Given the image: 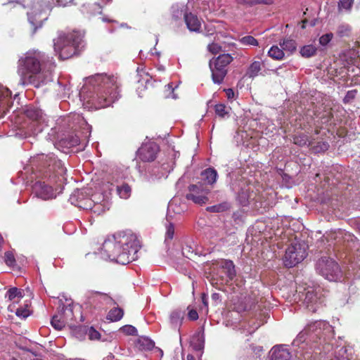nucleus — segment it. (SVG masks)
<instances>
[{"mask_svg": "<svg viewBox=\"0 0 360 360\" xmlns=\"http://www.w3.org/2000/svg\"><path fill=\"white\" fill-rule=\"evenodd\" d=\"M33 171L43 172L48 182L37 181L32 186L35 196L44 200L55 198L63 189L67 169L53 153L38 154L30 160Z\"/></svg>", "mask_w": 360, "mask_h": 360, "instance_id": "1", "label": "nucleus"}, {"mask_svg": "<svg viewBox=\"0 0 360 360\" xmlns=\"http://www.w3.org/2000/svg\"><path fill=\"white\" fill-rule=\"evenodd\" d=\"M119 87L116 77L103 73L96 74L86 78L79 91V98L87 108H106L120 98Z\"/></svg>", "mask_w": 360, "mask_h": 360, "instance_id": "2", "label": "nucleus"}, {"mask_svg": "<svg viewBox=\"0 0 360 360\" xmlns=\"http://www.w3.org/2000/svg\"><path fill=\"white\" fill-rule=\"evenodd\" d=\"M139 242L131 233H119L108 237L98 254L105 260L126 265L137 259Z\"/></svg>", "mask_w": 360, "mask_h": 360, "instance_id": "3", "label": "nucleus"}, {"mask_svg": "<svg viewBox=\"0 0 360 360\" xmlns=\"http://www.w3.org/2000/svg\"><path fill=\"white\" fill-rule=\"evenodd\" d=\"M44 54L38 50H30L21 56L18 62L17 72L20 77L19 84L22 86L32 85L39 88L52 81V69L54 63L49 69L41 68Z\"/></svg>", "mask_w": 360, "mask_h": 360, "instance_id": "4", "label": "nucleus"}, {"mask_svg": "<svg viewBox=\"0 0 360 360\" xmlns=\"http://www.w3.org/2000/svg\"><path fill=\"white\" fill-rule=\"evenodd\" d=\"M334 336L333 327L326 321L319 320L309 322L292 342V347L303 349L311 343L330 342Z\"/></svg>", "mask_w": 360, "mask_h": 360, "instance_id": "5", "label": "nucleus"}, {"mask_svg": "<svg viewBox=\"0 0 360 360\" xmlns=\"http://www.w3.org/2000/svg\"><path fill=\"white\" fill-rule=\"evenodd\" d=\"M83 34L78 31L67 34H60L54 40V51L62 60H65L77 54L83 47Z\"/></svg>", "mask_w": 360, "mask_h": 360, "instance_id": "6", "label": "nucleus"}, {"mask_svg": "<svg viewBox=\"0 0 360 360\" xmlns=\"http://www.w3.org/2000/svg\"><path fill=\"white\" fill-rule=\"evenodd\" d=\"M74 0L69 3H63L61 0H41L32 4L31 11L27 12V18L32 28V34H34L39 28L43 25V22L48 19L49 12L54 6H67L72 4Z\"/></svg>", "mask_w": 360, "mask_h": 360, "instance_id": "7", "label": "nucleus"}, {"mask_svg": "<svg viewBox=\"0 0 360 360\" xmlns=\"http://www.w3.org/2000/svg\"><path fill=\"white\" fill-rule=\"evenodd\" d=\"M25 122L19 127L16 136L25 139L35 136L44 129V113L34 105H27L24 110Z\"/></svg>", "mask_w": 360, "mask_h": 360, "instance_id": "8", "label": "nucleus"}, {"mask_svg": "<svg viewBox=\"0 0 360 360\" xmlns=\"http://www.w3.org/2000/svg\"><path fill=\"white\" fill-rule=\"evenodd\" d=\"M113 191V186L103 182L101 187V192L94 193L89 200L82 201L80 205L83 207V210H91L95 214L100 215L109 210Z\"/></svg>", "mask_w": 360, "mask_h": 360, "instance_id": "9", "label": "nucleus"}, {"mask_svg": "<svg viewBox=\"0 0 360 360\" xmlns=\"http://www.w3.org/2000/svg\"><path fill=\"white\" fill-rule=\"evenodd\" d=\"M316 271L330 281H341L343 274L339 264L333 259L323 257L316 264Z\"/></svg>", "mask_w": 360, "mask_h": 360, "instance_id": "10", "label": "nucleus"}, {"mask_svg": "<svg viewBox=\"0 0 360 360\" xmlns=\"http://www.w3.org/2000/svg\"><path fill=\"white\" fill-rule=\"evenodd\" d=\"M230 54H221L216 58L210 60V68L212 72V78L214 84H220L223 82L227 74V66L232 61Z\"/></svg>", "mask_w": 360, "mask_h": 360, "instance_id": "11", "label": "nucleus"}, {"mask_svg": "<svg viewBox=\"0 0 360 360\" xmlns=\"http://www.w3.org/2000/svg\"><path fill=\"white\" fill-rule=\"evenodd\" d=\"M307 246L304 243H293L285 250L284 264L288 268L295 266L307 257Z\"/></svg>", "mask_w": 360, "mask_h": 360, "instance_id": "12", "label": "nucleus"}, {"mask_svg": "<svg viewBox=\"0 0 360 360\" xmlns=\"http://www.w3.org/2000/svg\"><path fill=\"white\" fill-rule=\"evenodd\" d=\"M174 162L172 159L169 161L158 162L149 166L147 168L144 179L146 181L153 182L162 178H166L168 174L173 170Z\"/></svg>", "mask_w": 360, "mask_h": 360, "instance_id": "13", "label": "nucleus"}, {"mask_svg": "<svg viewBox=\"0 0 360 360\" xmlns=\"http://www.w3.org/2000/svg\"><path fill=\"white\" fill-rule=\"evenodd\" d=\"M304 303L306 307L312 312H316L322 304L323 300L321 297V289L319 288L308 287L302 293Z\"/></svg>", "mask_w": 360, "mask_h": 360, "instance_id": "14", "label": "nucleus"}, {"mask_svg": "<svg viewBox=\"0 0 360 360\" xmlns=\"http://www.w3.org/2000/svg\"><path fill=\"white\" fill-rule=\"evenodd\" d=\"M188 191L189 193L186 194V197L194 203L201 205L208 201L207 195L210 190L203 184L191 185L188 187Z\"/></svg>", "mask_w": 360, "mask_h": 360, "instance_id": "15", "label": "nucleus"}, {"mask_svg": "<svg viewBox=\"0 0 360 360\" xmlns=\"http://www.w3.org/2000/svg\"><path fill=\"white\" fill-rule=\"evenodd\" d=\"M192 5L193 4L190 1L187 4L178 2L172 4L169 9L171 22L176 25H181Z\"/></svg>", "mask_w": 360, "mask_h": 360, "instance_id": "16", "label": "nucleus"}, {"mask_svg": "<svg viewBox=\"0 0 360 360\" xmlns=\"http://www.w3.org/2000/svg\"><path fill=\"white\" fill-rule=\"evenodd\" d=\"M80 311L79 307L75 304L71 300L65 299V303L60 299L59 300L58 313L61 314L63 319L68 323L72 324L75 317V313Z\"/></svg>", "mask_w": 360, "mask_h": 360, "instance_id": "17", "label": "nucleus"}, {"mask_svg": "<svg viewBox=\"0 0 360 360\" xmlns=\"http://www.w3.org/2000/svg\"><path fill=\"white\" fill-rule=\"evenodd\" d=\"M159 151V146L155 142L144 143L138 150V156L143 162L153 161Z\"/></svg>", "mask_w": 360, "mask_h": 360, "instance_id": "18", "label": "nucleus"}, {"mask_svg": "<svg viewBox=\"0 0 360 360\" xmlns=\"http://www.w3.org/2000/svg\"><path fill=\"white\" fill-rule=\"evenodd\" d=\"M197 14V11L192 5L183 20L191 32H200L201 30V20L198 18Z\"/></svg>", "mask_w": 360, "mask_h": 360, "instance_id": "19", "label": "nucleus"}, {"mask_svg": "<svg viewBox=\"0 0 360 360\" xmlns=\"http://www.w3.org/2000/svg\"><path fill=\"white\" fill-rule=\"evenodd\" d=\"M11 91L6 86L0 85V114H5L13 104Z\"/></svg>", "mask_w": 360, "mask_h": 360, "instance_id": "20", "label": "nucleus"}, {"mask_svg": "<svg viewBox=\"0 0 360 360\" xmlns=\"http://www.w3.org/2000/svg\"><path fill=\"white\" fill-rule=\"evenodd\" d=\"M291 353L285 345H276L271 349V360H290Z\"/></svg>", "mask_w": 360, "mask_h": 360, "instance_id": "21", "label": "nucleus"}, {"mask_svg": "<svg viewBox=\"0 0 360 360\" xmlns=\"http://www.w3.org/2000/svg\"><path fill=\"white\" fill-rule=\"evenodd\" d=\"M313 343H310L309 345H305L304 347L302 349L301 347L302 345H300V347H295V352L297 353V354H300V356H304V354L303 353V350L305 349V347L307 346H309L310 347V349H314V352H315V354H317V352H315L316 349H318L320 351V352H321L322 351L324 352V353H328L330 352V350L331 349L333 348V343H331L330 342H321H321H319V344H316L315 343L316 345H312Z\"/></svg>", "mask_w": 360, "mask_h": 360, "instance_id": "22", "label": "nucleus"}, {"mask_svg": "<svg viewBox=\"0 0 360 360\" xmlns=\"http://www.w3.org/2000/svg\"><path fill=\"white\" fill-rule=\"evenodd\" d=\"M106 184H110L114 187V191H116V193L117 195L124 200H127L130 198L131 195V187L128 184L125 182L122 183H113L110 181H106Z\"/></svg>", "mask_w": 360, "mask_h": 360, "instance_id": "23", "label": "nucleus"}, {"mask_svg": "<svg viewBox=\"0 0 360 360\" xmlns=\"http://www.w3.org/2000/svg\"><path fill=\"white\" fill-rule=\"evenodd\" d=\"M185 316V311L181 309L173 310L169 316V322L172 328L179 330Z\"/></svg>", "mask_w": 360, "mask_h": 360, "instance_id": "24", "label": "nucleus"}, {"mask_svg": "<svg viewBox=\"0 0 360 360\" xmlns=\"http://www.w3.org/2000/svg\"><path fill=\"white\" fill-rule=\"evenodd\" d=\"M219 266L226 276L228 281H232L236 276L235 265L231 260L222 259L219 263Z\"/></svg>", "mask_w": 360, "mask_h": 360, "instance_id": "25", "label": "nucleus"}, {"mask_svg": "<svg viewBox=\"0 0 360 360\" xmlns=\"http://www.w3.org/2000/svg\"><path fill=\"white\" fill-rule=\"evenodd\" d=\"M233 190L237 193V199L242 206H247L250 203V200L253 199L252 194L250 193V188L248 186H245L240 190L233 187Z\"/></svg>", "mask_w": 360, "mask_h": 360, "instance_id": "26", "label": "nucleus"}, {"mask_svg": "<svg viewBox=\"0 0 360 360\" xmlns=\"http://www.w3.org/2000/svg\"><path fill=\"white\" fill-rule=\"evenodd\" d=\"M359 53L355 49L346 50L340 55L341 59L346 63L347 65H359Z\"/></svg>", "mask_w": 360, "mask_h": 360, "instance_id": "27", "label": "nucleus"}, {"mask_svg": "<svg viewBox=\"0 0 360 360\" xmlns=\"http://www.w3.org/2000/svg\"><path fill=\"white\" fill-rule=\"evenodd\" d=\"M86 194L87 193L84 189H76L70 195L69 201L72 205L83 209V207L81 206L82 205H80V203H82V201L90 199L86 196Z\"/></svg>", "mask_w": 360, "mask_h": 360, "instance_id": "28", "label": "nucleus"}, {"mask_svg": "<svg viewBox=\"0 0 360 360\" xmlns=\"http://www.w3.org/2000/svg\"><path fill=\"white\" fill-rule=\"evenodd\" d=\"M352 349L345 345H337L334 350V358L331 360H352Z\"/></svg>", "mask_w": 360, "mask_h": 360, "instance_id": "29", "label": "nucleus"}, {"mask_svg": "<svg viewBox=\"0 0 360 360\" xmlns=\"http://www.w3.org/2000/svg\"><path fill=\"white\" fill-rule=\"evenodd\" d=\"M186 210L185 203L178 205V199H172L168 204L167 208V217H169L173 212L176 214H180Z\"/></svg>", "mask_w": 360, "mask_h": 360, "instance_id": "30", "label": "nucleus"}, {"mask_svg": "<svg viewBox=\"0 0 360 360\" xmlns=\"http://www.w3.org/2000/svg\"><path fill=\"white\" fill-rule=\"evenodd\" d=\"M279 46L283 49L284 53L288 55L292 54L297 49L296 41L290 38H285L279 41Z\"/></svg>", "mask_w": 360, "mask_h": 360, "instance_id": "31", "label": "nucleus"}, {"mask_svg": "<svg viewBox=\"0 0 360 360\" xmlns=\"http://www.w3.org/2000/svg\"><path fill=\"white\" fill-rule=\"evenodd\" d=\"M81 12L86 15H96L102 12V6L98 2L84 4L81 7Z\"/></svg>", "mask_w": 360, "mask_h": 360, "instance_id": "32", "label": "nucleus"}, {"mask_svg": "<svg viewBox=\"0 0 360 360\" xmlns=\"http://www.w3.org/2000/svg\"><path fill=\"white\" fill-rule=\"evenodd\" d=\"M197 12H202L206 14L214 10V3L207 0H198L194 6Z\"/></svg>", "mask_w": 360, "mask_h": 360, "instance_id": "33", "label": "nucleus"}, {"mask_svg": "<svg viewBox=\"0 0 360 360\" xmlns=\"http://www.w3.org/2000/svg\"><path fill=\"white\" fill-rule=\"evenodd\" d=\"M202 179L208 184H213L217 179V172L213 168H208L201 172Z\"/></svg>", "mask_w": 360, "mask_h": 360, "instance_id": "34", "label": "nucleus"}, {"mask_svg": "<svg viewBox=\"0 0 360 360\" xmlns=\"http://www.w3.org/2000/svg\"><path fill=\"white\" fill-rule=\"evenodd\" d=\"M268 56L274 60H281L285 58V53L281 47L274 45L268 51Z\"/></svg>", "mask_w": 360, "mask_h": 360, "instance_id": "35", "label": "nucleus"}, {"mask_svg": "<svg viewBox=\"0 0 360 360\" xmlns=\"http://www.w3.org/2000/svg\"><path fill=\"white\" fill-rule=\"evenodd\" d=\"M262 65L260 61H253L246 71V76L250 78L257 77L262 70Z\"/></svg>", "mask_w": 360, "mask_h": 360, "instance_id": "36", "label": "nucleus"}, {"mask_svg": "<svg viewBox=\"0 0 360 360\" xmlns=\"http://www.w3.org/2000/svg\"><path fill=\"white\" fill-rule=\"evenodd\" d=\"M51 324L53 328L58 330H62L68 323L63 319L61 314H59L58 311L53 316Z\"/></svg>", "mask_w": 360, "mask_h": 360, "instance_id": "37", "label": "nucleus"}, {"mask_svg": "<svg viewBox=\"0 0 360 360\" xmlns=\"http://www.w3.org/2000/svg\"><path fill=\"white\" fill-rule=\"evenodd\" d=\"M124 315V311L120 307H115L110 309L107 315V319L110 321H120Z\"/></svg>", "mask_w": 360, "mask_h": 360, "instance_id": "38", "label": "nucleus"}, {"mask_svg": "<svg viewBox=\"0 0 360 360\" xmlns=\"http://www.w3.org/2000/svg\"><path fill=\"white\" fill-rule=\"evenodd\" d=\"M293 143L300 146H309L312 145V141L309 140V137L304 134L295 135L293 137Z\"/></svg>", "mask_w": 360, "mask_h": 360, "instance_id": "39", "label": "nucleus"}, {"mask_svg": "<svg viewBox=\"0 0 360 360\" xmlns=\"http://www.w3.org/2000/svg\"><path fill=\"white\" fill-rule=\"evenodd\" d=\"M62 144L71 148L79 144L80 139L77 134H70L61 140Z\"/></svg>", "mask_w": 360, "mask_h": 360, "instance_id": "40", "label": "nucleus"}, {"mask_svg": "<svg viewBox=\"0 0 360 360\" xmlns=\"http://www.w3.org/2000/svg\"><path fill=\"white\" fill-rule=\"evenodd\" d=\"M316 51L317 48L315 46L312 44H308L301 47L300 53L301 56L304 58H310L315 56Z\"/></svg>", "mask_w": 360, "mask_h": 360, "instance_id": "41", "label": "nucleus"}, {"mask_svg": "<svg viewBox=\"0 0 360 360\" xmlns=\"http://www.w3.org/2000/svg\"><path fill=\"white\" fill-rule=\"evenodd\" d=\"M229 110L230 108L227 107L224 103H218L214 105L215 114L221 118L229 117Z\"/></svg>", "mask_w": 360, "mask_h": 360, "instance_id": "42", "label": "nucleus"}, {"mask_svg": "<svg viewBox=\"0 0 360 360\" xmlns=\"http://www.w3.org/2000/svg\"><path fill=\"white\" fill-rule=\"evenodd\" d=\"M332 237L334 240L339 242L341 239H343L344 240H352L353 236L345 230L338 229L333 233Z\"/></svg>", "mask_w": 360, "mask_h": 360, "instance_id": "43", "label": "nucleus"}, {"mask_svg": "<svg viewBox=\"0 0 360 360\" xmlns=\"http://www.w3.org/2000/svg\"><path fill=\"white\" fill-rule=\"evenodd\" d=\"M238 42L243 46H258V41L251 35L244 36L238 39Z\"/></svg>", "mask_w": 360, "mask_h": 360, "instance_id": "44", "label": "nucleus"}, {"mask_svg": "<svg viewBox=\"0 0 360 360\" xmlns=\"http://www.w3.org/2000/svg\"><path fill=\"white\" fill-rule=\"evenodd\" d=\"M310 146L313 153H319L326 151L329 148V144L326 141H319L316 145H314V142L312 141V145Z\"/></svg>", "mask_w": 360, "mask_h": 360, "instance_id": "45", "label": "nucleus"}, {"mask_svg": "<svg viewBox=\"0 0 360 360\" xmlns=\"http://www.w3.org/2000/svg\"><path fill=\"white\" fill-rule=\"evenodd\" d=\"M78 330L84 332V329L79 328H76L75 332L77 333ZM86 333L88 335L89 338L91 340H99L101 338V334L98 331H97L94 327H90L87 329H85Z\"/></svg>", "mask_w": 360, "mask_h": 360, "instance_id": "46", "label": "nucleus"}, {"mask_svg": "<svg viewBox=\"0 0 360 360\" xmlns=\"http://www.w3.org/2000/svg\"><path fill=\"white\" fill-rule=\"evenodd\" d=\"M23 297L22 291L15 287L10 288L6 293L5 297L11 301L15 298H21Z\"/></svg>", "mask_w": 360, "mask_h": 360, "instance_id": "47", "label": "nucleus"}, {"mask_svg": "<svg viewBox=\"0 0 360 360\" xmlns=\"http://www.w3.org/2000/svg\"><path fill=\"white\" fill-rule=\"evenodd\" d=\"M139 343L142 349L152 350L155 347V342L148 338H142L139 340Z\"/></svg>", "mask_w": 360, "mask_h": 360, "instance_id": "48", "label": "nucleus"}, {"mask_svg": "<svg viewBox=\"0 0 360 360\" xmlns=\"http://www.w3.org/2000/svg\"><path fill=\"white\" fill-rule=\"evenodd\" d=\"M246 297L241 298V300H238L237 302H234L233 309L238 312H243L248 309L249 306L245 302Z\"/></svg>", "mask_w": 360, "mask_h": 360, "instance_id": "49", "label": "nucleus"}, {"mask_svg": "<svg viewBox=\"0 0 360 360\" xmlns=\"http://www.w3.org/2000/svg\"><path fill=\"white\" fill-rule=\"evenodd\" d=\"M352 28L347 24H342L338 26L337 30V34L338 36L342 37H348L351 33Z\"/></svg>", "mask_w": 360, "mask_h": 360, "instance_id": "50", "label": "nucleus"}, {"mask_svg": "<svg viewBox=\"0 0 360 360\" xmlns=\"http://www.w3.org/2000/svg\"><path fill=\"white\" fill-rule=\"evenodd\" d=\"M354 0H339L338 9L340 11H349L352 7Z\"/></svg>", "mask_w": 360, "mask_h": 360, "instance_id": "51", "label": "nucleus"}, {"mask_svg": "<svg viewBox=\"0 0 360 360\" xmlns=\"http://www.w3.org/2000/svg\"><path fill=\"white\" fill-rule=\"evenodd\" d=\"M4 262L7 266L14 267L16 264L15 259L13 252L7 251L4 254Z\"/></svg>", "mask_w": 360, "mask_h": 360, "instance_id": "52", "label": "nucleus"}, {"mask_svg": "<svg viewBox=\"0 0 360 360\" xmlns=\"http://www.w3.org/2000/svg\"><path fill=\"white\" fill-rule=\"evenodd\" d=\"M333 38V34L331 32L323 34L319 37V44L323 47H326L331 41Z\"/></svg>", "mask_w": 360, "mask_h": 360, "instance_id": "53", "label": "nucleus"}, {"mask_svg": "<svg viewBox=\"0 0 360 360\" xmlns=\"http://www.w3.org/2000/svg\"><path fill=\"white\" fill-rule=\"evenodd\" d=\"M120 331L122 333L129 335H137V329L131 326V325H125L120 328Z\"/></svg>", "mask_w": 360, "mask_h": 360, "instance_id": "54", "label": "nucleus"}, {"mask_svg": "<svg viewBox=\"0 0 360 360\" xmlns=\"http://www.w3.org/2000/svg\"><path fill=\"white\" fill-rule=\"evenodd\" d=\"M228 208L227 204H219L207 207V210L212 212H220Z\"/></svg>", "mask_w": 360, "mask_h": 360, "instance_id": "55", "label": "nucleus"}, {"mask_svg": "<svg viewBox=\"0 0 360 360\" xmlns=\"http://www.w3.org/2000/svg\"><path fill=\"white\" fill-rule=\"evenodd\" d=\"M272 3V0H248L246 1V4L250 6L257 4L271 5Z\"/></svg>", "mask_w": 360, "mask_h": 360, "instance_id": "56", "label": "nucleus"}, {"mask_svg": "<svg viewBox=\"0 0 360 360\" xmlns=\"http://www.w3.org/2000/svg\"><path fill=\"white\" fill-rule=\"evenodd\" d=\"M166 240H172L174 235V226L173 224L169 223V224L166 226Z\"/></svg>", "mask_w": 360, "mask_h": 360, "instance_id": "57", "label": "nucleus"}, {"mask_svg": "<svg viewBox=\"0 0 360 360\" xmlns=\"http://www.w3.org/2000/svg\"><path fill=\"white\" fill-rule=\"evenodd\" d=\"M16 316L18 317H21L23 319L27 318L30 315V311L27 309L25 308H18L15 311Z\"/></svg>", "mask_w": 360, "mask_h": 360, "instance_id": "58", "label": "nucleus"}, {"mask_svg": "<svg viewBox=\"0 0 360 360\" xmlns=\"http://www.w3.org/2000/svg\"><path fill=\"white\" fill-rule=\"evenodd\" d=\"M207 49L212 53H218L221 50V46L217 43H212L208 45Z\"/></svg>", "mask_w": 360, "mask_h": 360, "instance_id": "59", "label": "nucleus"}, {"mask_svg": "<svg viewBox=\"0 0 360 360\" xmlns=\"http://www.w3.org/2000/svg\"><path fill=\"white\" fill-rule=\"evenodd\" d=\"M72 117L75 120H77L78 123H79L80 124H84L87 127L88 129H91V127L86 123V122L84 120V118L80 116V115L75 114V115H72Z\"/></svg>", "mask_w": 360, "mask_h": 360, "instance_id": "60", "label": "nucleus"}, {"mask_svg": "<svg viewBox=\"0 0 360 360\" xmlns=\"http://www.w3.org/2000/svg\"><path fill=\"white\" fill-rule=\"evenodd\" d=\"M188 317L191 321H196L198 319V314L195 309H189Z\"/></svg>", "mask_w": 360, "mask_h": 360, "instance_id": "61", "label": "nucleus"}, {"mask_svg": "<svg viewBox=\"0 0 360 360\" xmlns=\"http://www.w3.org/2000/svg\"><path fill=\"white\" fill-rule=\"evenodd\" d=\"M356 90H353V91H349L345 98H344V101L345 102H348L350 99H352L355 97L356 96Z\"/></svg>", "mask_w": 360, "mask_h": 360, "instance_id": "62", "label": "nucleus"}, {"mask_svg": "<svg viewBox=\"0 0 360 360\" xmlns=\"http://www.w3.org/2000/svg\"><path fill=\"white\" fill-rule=\"evenodd\" d=\"M205 29L207 30L206 35H212L215 32L214 29L211 25H205Z\"/></svg>", "mask_w": 360, "mask_h": 360, "instance_id": "63", "label": "nucleus"}, {"mask_svg": "<svg viewBox=\"0 0 360 360\" xmlns=\"http://www.w3.org/2000/svg\"><path fill=\"white\" fill-rule=\"evenodd\" d=\"M252 349L256 354H259L263 351V347L261 346H253Z\"/></svg>", "mask_w": 360, "mask_h": 360, "instance_id": "64", "label": "nucleus"}]
</instances>
